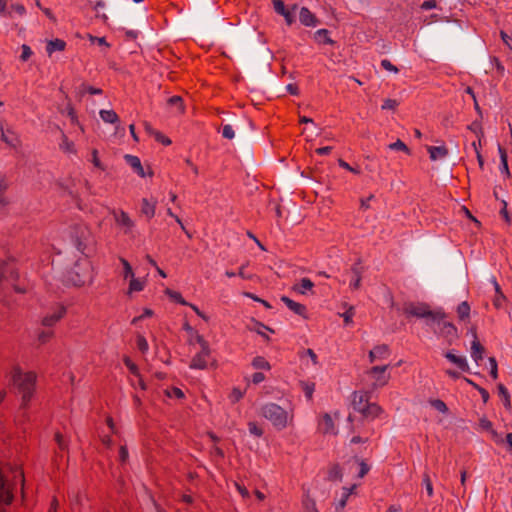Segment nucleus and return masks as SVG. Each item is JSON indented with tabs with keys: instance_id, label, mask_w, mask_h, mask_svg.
<instances>
[{
	"instance_id": "f257e3e1",
	"label": "nucleus",
	"mask_w": 512,
	"mask_h": 512,
	"mask_svg": "<svg viewBox=\"0 0 512 512\" xmlns=\"http://www.w3.org/2000/svg\"><path fill=\"white\" fill-rule=\"evenodd\" d=\"M11 382L17 394L21 396V408L28 409L36 390L37 374L33 371H23L14 366L10 371Z\"/></svg>"
},
{
	"instance_id": "f03ea898",
	"label": "nucleus",
	"mask_w": 512,
	"mask_h": 512,
	"mask_svg": "<svg viewBox=\"0 0 512 512\" xmlns=\"http://www.w3.org/2000/svg\"><path fill=\"white\" fill-rule=\"evenodd\" d=\"M370 398L369 391H354L351 394V405L356 412L362 415L363 419L374 420L383 413V409L377 403L371 402Z\"/></svg>"
},
{
	"instance_id": "7ed1b4c3",
	"label": "nucleus",
	"mask_w": 512,
	"mask_h": 512,
	"mask_svg": "<svg viewBox=\"0 0 512 512\" xmlns=\"http://www.w3.org/2000/svg\"><path fill=\"white\" fill-rule=\"evenodd\" d=\"M261 414L264 418L269 420L272 425L278 429L283 430L289 425L293 424L294 413L293 410L286 411L281 406L275 403H267L261 408Z\"/></svg>"
},
{
	"instance_id": "20e7f679",
	"label": "nucleus",
	"mask_w": 512,
	"mask_h": 512,
	"mask_svg": "<svg viewBox=\"0 0 512 512\" xmlns=\"http://www.w3.org/2000/svg\"><path fill=\"white\" fill-rule=\"evenodd\" d=\"M407 317L432 318L434 321H440L446 318V314L440 310L432 311L426 303H407L403 308Z\"/></svg>"
},
{
	"instance_id": "39448f33",
	"label": "nucleus",
	"mask_w": 512,
	"mask_h": 512,
	"mask_svg": "<svg viewBox=\"0 0 512 512\" xmlns=\"http://www.w3.org/2000/svg\"><path fill=\"white\" fill-rule=\"evenodd\" d=\"M196 341L200 345L201 350L191 360L190 368L205 369L210 359V348L208 342L200 334H196Z\"/></svg>"
},
{
	"instance_id": "423d86ee",
	"label": "nucleus",
	"mask_w": 512,
	"mask_h": 512,
	"mask_svg": "<svg viewBox=\"0 0 512 512\" xmlns=\"http://www.w3.org/2000/svg\"><path fill=\"white\" fill-rule=\"evenodd\" d=\"M347 420L351 423V433L355 434L351 437L350 443L351 444H365L369 442L370 437L372 435V432H365L363 435H360L362 432V427L364 426V421L359 420L357 423H354V418L349 415Z\"/></svg>"
},
{
	"instance_id": "0eeeda50",
	"label": "nucleus",
	"mask_w": 512,
	"mask_h": 512,
	"mask_svg": "<svg viewBox=\"0 0 512 512\" xmlns=\"http://www.w3.org/2000/svg\"><path fill=\"white\" fill-rule=\"evenodd\" d=\"M388 365L384 366H373L368 370V375L373 379L372 387L374 389L384 387L390 380V375L386 373Z\"/></svg>"
},
{
	"instance_id": "6e6552de",
	"label": "nucleus",
	"mask_w": 512,
	"mask_h": 512,
	"mask_svg": "<svg viewBox=\"0 0 512 512\" xmlns=\"http://www.w3.org/2000/svg\"><path fill=\"white\" fill-rule=\"evenodd\" d=\"M112 215L116 224L124 229L125 233L131 232L134 227V221L130 218L127 212L123 210H112Z\"/></svg>"
},
{
	"instance_id": "1a4fd4ad",
	"label": "nucleus",
	"mask_w": 512,
	"mask_h": 512,
	"mask_svg": "<svg viewBox=\"0 0 512 512\" xmlns=\"http://www.w3.org/2000/svg\"><path fill=\"white\" fill-rule=\"evenodd\" d=\"M17 278L13 267L8 264L0 267V288H7Z\"/></svg>"
},
{
	"instance_id": "9d476101",
	"label": "nucleus",
	"mask_w": 512,
	"mask_h": 512,
	"mask_svg": "<svg viewBox=\"0 0 512 512\" xmlns=\"http://www.w3.org/2000/svg\"><path fill=\"white\" fill-rule=\"evenodd\" d=\"M66 314V308L62 305L58 306L52 313L47 314L42 319V324L44 326H54L58 321H60Z\"/></svg>"
},
{
	"instance_id": "9b49d317",
	"label": "nucleus",
	"mask_w": 512,
	"mask_h": 512,
	"mask_svg": "<svg viewBox=\"0 0 512 512\" xmlns=\"http://www.w3.org/2000/svg\"><path fill=\"white\" fill-rule=\"evenodd\" d=\"M390 355V349L388 345L382 344L375 346L370 352H369V361L371 363L375 362L376 360H384L387 359Z\"/></svg>"
},
{
	"instance_id": "f8f14e48",
	"label": "nucleus",
	"mask_w": 512,
	"mask_h": 512,
	"mask_svg": "<svg viewBox=\"0 0 512 512\" xmlns=\"http://www.w3.org/2000/svg\"><path fill=\"white\" fill-rule=\"evenodd\" d=\"M157 206L156 199L143 198L141 200V215L145 216L147 220H151L155 216Z\"/></svg>"
},
{
	"instance_id": "ddd939ff",
	"label": "nucleus",
	"mask_w": 512,
	"mask_h": 512,
	"mask_svg": "<svg viewBox=\"0 0 512 512\" xmlns=\"http://www.w3.org/2000/svg\"><path fill=\"white\" fill-rule=\"evenodd\" d=\"M472 333H473L474 340L472 341V345H471V357L476 363H479V361H481L483 359V354H484L485 349L477 338L475 328L472 329Z\"/></svg>"
},
{
	"instance_id": "4468645a",
	"label": "nucleus",
	"mask_w": 512,
	"mask_h": 512,
	"mask_svg": "<svg viewBox=\"0 0 512 512\" xmlns=\"http://www.w3.org/2000/svg\"><path fill=\"white\" fill-rule=\"evenodd\" d=\"M299 19L307 27H315L318 24L316 16L306 7L301 8Z\"/></svg>"
},
{
	"instance_id": "2eb2a0df",
	"label": "nucleus",
	"mask_w": 512,
	"mask_h": 512,
	"mask_svg": "<svg viewBox=\"0 0 512 512\" xmlns=\"http://www.w3.org/2000/svg\"><path fill=\"white\" fill-rule=\"evenodd\" d=\"M491 282L494 286V289H495V297L493 299V305L496 309H501L503 308L505 302H506V297L505 295L503 294L502 290H501V287L499 285V283L497 282L496 278L493 277L491 279Z\"/></svg>"
},
{
	"instance_id": "dca6fc26",
	"label": "nucleus",
	"mask_w": 512,
	"mask_h": 512,
	"mask_svg": "<svg viewBox=\"0 0 512 512\" xmlns=\"http://www.w3.org/2000/svg\"><path fill=\"white\" fill-rule=\"evenodd\" d=\"M439 323V333L445 338H455L457 336V328L450 322L443 320L437 321Z\"/></svg>"
},
{
	"instance_id": "f3484780",
	"label": "nucleus",
	"mask_w": 512,
	"mask_h": 512,
	"mask_svg": "<svg viewBox=\"0 0 512 512\" xmlns=\"http://www.w3.org/2000/svg\"><path fill=\"white\" fill-rule=\"evenodd\" d=\"M1 139L13 148H17L21 145L19 137L13 131H5L3 127L1 128Z\"/></svg>"
},
{
	"instance_id": "a211bd4d",
	"label": "nucleus",
	"mask_w": 512,
	"mask_h": 512,
	"mask_svg": "<svg viewBox=\"0 0 512 512\" xmlns=\"http://www.w3.org/2000/svg\"><path fill=\"white\" fill-rule=\"evenodd\" d=\"M445 357L450 361L452 362L453 364H455L460 370L464 371V372H467L469 371V365L467 363V360L465 357L463 356H457L455 355L453 352L451 351H448L446 354H445Z\"/></svg>"
},
{
	"instance_id": "6ab92c4d",
	"label": "nucleus",
	"mask_w": 512,
	"mask_h": 512,
	"mask_svg": "<svg viewBox=\"0 0 512 512\" xmlns=\"http://www.w3.org/2000/svg\"><path fill=\"white\" fill-rule=\"evenodd\" d=\"M427 150L432 161L445 158L448 155V149L444 144L441 146H429Z\"/></svg>"
},
{
	"instance_id": "aec40b11",
	"label": "nucleus",
	"mask_w": 512,
	"mask_h": 512,
	"mask_svg": "<svg viewBox=\"0 0 512 512\" xmlns=\"http://www.w3.org/2000/svg\"><path fill=\"white\" fill-rule=\"evenodd\" d=\"M65 48L66 42L59 38L48 41L46 45V51L49 56H51L56 51L62 52L65 50Z\"/></svg>"
},
{
	"instance_id": "412c9836",
	"label": "nucleus",
	"mask_w": 512,
	"mask_h": 512,
	"mask_svg": "<svg viewBox=\"0 0 512 512\" xmlns=\"http://www.w3.org/2000/svg\"><path fill=\"white\" fill-rule=\"evenodd\" d=\"M126 162L136 171L140 177H145L146 173L142 167L139 157L134 155H125Z\"/></svg>"
},
{
	"instance_id": "4be33fe9",
	"label": "nucleus",
	"mask_w": 512,
	"mask_h": 512,
	"mask_svg": "<svg viewBox=\"0 0 512 512\" xmlns=\"http://www.w3.org/2000/svg\"><path fill=\"white\" fill-rule=\"evenodd\" d=\"M281 300L286 304V306L290 310H292L296 314L301 315V316H303L305 314L306 307L303 304L295 302V301H293L292 299H290L289 297H286V296H283L281 298Z\"/></svg>"
},
{
	"instance_id": "5701e85b",
	"label": "nucleus",
	"mask_w": 512,
	"mask_h": 512,
	"mask_svg": "<svg viewBox=\"0 0 512 512\" xmlns=\"http://www.w3.org/2000/svg\"><path fill=\"white\" fill-rule=\"evenodd\" d=\"M314 287V283L309 278H302L299 283L293 286V290L299 294H306L307 291H311Z\"/></svg>"
},
{
	"instance_id": "b1692460",
	"label": "nucleus",
	"mask_w": 512,
	"mask_h": 512,
	"mask_svg": "<svg viewBox=\"0 0 512 512\" xmlns=\"http://www.w3.org/2000/svg\"><path fill=\"white\" fill-rule=\"evenodd\" d=\"M322 425H323L322 429L325 434H335L336 433L334 421L328 413H325L323 415Z\"/></svg>"
},
{
	"instance_id": "393cba45",
	"label": "nucleus",
	"mask_w": 512,
	"mask_h": 512,
	"mask_svg": "<svg viewBox=\"0 0 512 512\" xmlns=\"http://www.w3.org/2000/svg\"><path fill=\"white\" fill-rule=\"evenodd\" d=\"M99 115L106 123L116 124L119 122V117L114 110H100Z\"/></svg>"
},
{
	"instance_id": "a878e982",
	"label": "nucleus",
	"mask_w": 512,
	"mask_h": 512,
	"mask_svg": "<svg viewBox=\"0 0 512 512\" xmlns=\"http://www.w3.org/2000/svg\"><path fill=\"white\" fill-rule=\"evenodd\" d=\"M315 39L317 42L322 44H330L333 45L334 41L329 36V31L327 29H319L315 32Z\"/></svg>"
},
{
	"instance_id": "bb28decb",
	"label": "nucleus",
	"mask_w": 512,
	"mask_h": 512,
	"mask_svg": "<svg viewBox=\"0 0 512 512\" xmlns=\"http://www.w3.org/2000/svg\"><path fill=\"white\" fill-rule=\"evenodd\" d=\"M145 282L141 279L132 277L130 279L129 287H128V294H132L134 292H140L144 289Z\"/></svg>"
},
{
	"instance_id": "cd10ccee",
	"label": "nucleus",
	"mask_w": 512,
	"mask_h": 512,
	"mask_svg": "<svg viewBox=\"0 0 512 512\" xmlns=\"http://www.w3.org/2000/svg\"><path fill=\"white\" fill-rule=\"evenodd\" d=\"M146 129L151 133V135L154 136L155 140L165 146H169L171 145L172 141L170 140V138H168L167 136H165L163 133H161L160 131H156V130H153L151 129L149 126H146Z\"/></svg>"
},
{
	"instance_id": "c85d7f7f",
	"label": "nucleus",
	"mask_w": 512,
	"mask_h": 512,
	"mask_svg": "<svg viewBox=\"0 0 512 512\" xmlns=\"http://www.w3.org/2000/svg\"><path fill=\"white\" fill-rule=\"evenodd\" d=\"M60 148L62 149V151L68 154L76 153L74 143L70 141L64 133H62V143L60 144Z\"/></svg>"
},
{
	"instance_id": "c756f323",
	"label": "nucleus",
	"mask_w": 512,
	"mask_h": 512,
	"mask_svg": "<svg viewBox=\"0 0 512 512\" xmlns=\"http://www.w3.org/2000/svg\"><path fill=\"white\" fill-rule=\"evenodd\" d=\"M457 314L460 320H466L470 316V305L467 301L461 302L457 307Z\"/></svg>"
},
{
	"instance_id": "7c9ffc66",
	"label": "nucleus",
	"mask_w": 512,
	"mask_h": 512,
	"mask_svg": "<svg viewBox=\"0 0 512 512\" xmlns=\"http://www.w3.org/2000/svg\"><path fill=\"white\" fill-rule=\"evenodd\" d=\"M252 366L255 368V369H260V370H270L271 369V366L269 364V362L262 356H257L253 359L252 361Z\"/></svg>"
},
{
	"instance_id": "2f4dec72",
	"label": "nucleus",
	"mask_w": 512,
	"mask_h": 512,
	"mask_svg": "<svg viewBox=\"0 0 512 512\" xmlns=\"http://www.w3.org/2000/svg\"><path fill=\"white\" fill-rule=\"evenodd\" d=\"M499 153L501 158V171L506 174L507 177L510 176L509 168H508V161H507V154L506 151L499 146Z\"/></svg>"
},
{
	"instance_id": "473e14b6",
	"label": "nucleus",
	"mask_w": 512,
	"mask_h": 512,
	"mask_svg": "<svg viewBox=\"0 0 512 512\" xmlns=\"http://www.w3.org/2000/svg\"><path fill=\"white\" fill-rule=\"evenodd\" d=\"M389 149L391 150H398L403 151L407 155L411 154L410 149L407 147V145L400 139H398L396 142L389 144Z\"/></svg>"
},
{
	"instance_id": "72a5a7b5",
	"label": "nucleus",
	"mask_w": 512,
	"mask_h": 512,
	"mask_svg": "<svg viewBox=\"0 0 512 512\" xmlns=\"http://www.w3.org/2000/svg\"><path fill=\"white\" fill-rule=\"evenodd\" d=\"M429 403L431 404L432 407H434L436 410H438L441 413L446 414L448 412L447 405L445 404L444 401H442L440 399H431L429 401Z\"/></svg>"
},
{
	"instance_id": "f704fd0d",
	"label": "nucleus",
	"mask_w": 512,
	"mask_h": 512,
	"mask_svg": "<svg viewBox=\"0 0 512 512\" xmlns=\"http://www.w3.org/2000/svg\"><path fill=\"white\" fill-rule=\"evenodd\" d=\"M302 390H303L306 398L310 401L313 398V393H314V390H315V384L314 383L303 382L302 383Z\"/></svg>"
},
{
	"instance_id": "c9c22d12",
	"label": "nucleus",
	"mask_w": 512,
	"mask_h": 512,
	"mask_svg": "<svg viewBox=\"0 0 512 512\" xmlns=\"http://www.w3.org/2000/svg\"><path fill=\"white\" fill-rule=\"evenodd\" d=\"M136 345H137V348L142 352V353H146L149 349V345H148V342L146 340V338L143 336V335H137L136 337Z\"/></svg>"
},
{
	"instance_id": "e433bc0d",
	"label": "nucleus",
	"mask_w": 512,
	"mask_h": 512,
	"mask_svg": "<svg viewBox=\"0 0 512 512\" xmlns=\"http://www.w3.org/2000/svg\"><path fill=\"white\" fill-rule=\"evenodd\" d=\"M120 262L123 265L124 273L123 276L125 279L134 277V272L130 263L125 258H120Z\"/></svg>"
},
{
	"instance_id": "4c0bfd02",
	"label": "nucleus",
	"mask_w": 512,
	"mask_h": 512,
	"mask_svg": "<svg viewBox=\"0 0 512 512\" xmlns=\"http://www.w3.org/2000/svg\"><path fill=\"white\" fill-rule=\"evenodd\" d=\"M123 362H124L125 366L128 368V370L133 375H135V376H139L140 375L138 366L129 357H125L123 359Z\"/></svg>"
},
{
	"instance_id": "58836bf2",
	"label": "nucleus",
	"mask_w": 512,
	"mask_h": 512,
	"mask_svg": "<svg viewBox=\"0 0 512 512\" xmlns=\"http://www.w3.org/2000/svg\"><path fill=\"white\" fill-rule=\"evenodd\" d=\"M171 299H173L175 302L181 304V305H188V302L182 297L181 293L177 291L167 290L166 292Z\"/></svg>"
},
{
	"instance_id": "ea45409f",
	"label": "nucleus",
	"mask_w": 512,
	"mask_h": 512,
	"mask_svg": "<svg viewBox=\"0 0 512 512\" xmlns=\"http://www.w3.org/2000/svg\"><path fill=\"white\" fill-rule=\"evenodd\" d=\"M68 117L70 118V121L72 124L79 126L80 130L84 132L83 126L80 124L76 111L72 106L68 107Z\"/></svg>"
},
{
	"instance_id": "a19ab883",
	"label": "nucleus",
	"mask_w": 512,
	"mask_h": 512,
	"mask_svg": "<svg viewBox=\"0 0 512 512\" xmlns=\"http://www.w3.org/2000/svg\"><path fill=\"white\" fill-rule=\"evenodd\" d=\"M168 103L171 105L177 106L180 113H184L185 107L183 104V100L180 96H172L169 98Z\"/></svg>"
},
{
	"instance_id": "79ce46f5",
	"label": "nucleus",
	"mask_w": 512,
	"mask_h": 512,
	"mask_svg": "<svg viewBox=\"0 0 512 512\" xmlns=\"http://www.w3.org/2000/svg\"><path fill=\"white\" fill-rule=\"evenodd\" d=\"M397 106H398L397 100L388 98V99L384 100L381 108L383 110H392V111H394L397 108Z\"/></svg>"
},
{
	"instance_id": "37998d69",
	"label": "nucleus",
	"mask_w": 512,
	"mask_h": 512,
	"mask_svg": "<svg viewBox=\"0 0 512 512\" xmlns=\"http://www.w3.org/2000/svg\"><path fill=\"white\" fill-rule=\"evenodd\" d=\"M489 363L491 366L490 375L491 377L496 380L498 378V365L497 361L494 357L489 358Z\"/></svg>"
},
{
	"instance_id": "c03bdc74",
	"label": "nucleus",
	"mask_w": 512,
	"mask_h": 512,
	"mask_svg": "<svg viewBox=\"0 0 512 512\" xmlns=\"http://www.w3.org/2000/svg\"><path fill=\"white\" fill-rule=\"evenodd\" d=\"M358 462H359V467H360L358 477L363 478L365 475L368 474V472L370 470V466L367 464V462L365 460H359Z\"/></svg>"
},
{
	"instance_id": "a18cd8bd",
	"label": "nucleus",
	"mask_w": 512,
	"mask_h": 512,
	"mask_svg": "<svg viewBox=\"0 0 512 512\" xmlns=\"http://www.w3.org/2000/svg\"><path fill=\"white\" fill-rule=\"evenodd\" d=\"M352 270L355 274V280L351 283V287H352V289L357 290L361 286L362 276H361V273L359 270H357L355 268H353Z\"/></svg>"
},
{
	"instance_id": "49530a36",
	"label": "nucleus",
	"mask_w": 512,
	"mask_h": 512,
	"mask_svg": "<svg viewBox=\"0 0 512 512\" xmlns=\"http://www.w3.org/2000/svg\"><path fill=\"white\" fill-rule=\"evenodd\" d=\"M248 428L249 432L257 437L263 435V430L255 422H249Z\"/></svg>"
},
{
	"instance_id": "de8ad7c7",
	"label": "nucleus",
	"mask_w": 512,
	"mask_h": 512,
	"mask_svg": "<svg viewBox=\"0 0 512 512\" xmlns=\"http://www.w3.org/2000/svg\"><path fill=\"white\" fill-rule=\"evenodd\" d=\"M381 66L383 69L395 74L398 73L399 71L398 68L395 65H393L388 59H383L381 61Z\"/></svg>"
},
{
	"instance_id": "09e8293b",
	"label": "nucleus",
	"mask_w": 512,
	"mask_h": 512,
	"mask_svg": "<svg viewBox=\"0 0 512 512\" xmlns=\"http://www.w3.org/2000/svg\"><path fill=\"white\" fill-rule=\"evenodd\" d=\"M498 390H499L500 395H502L505 400V406L510 407V405H511L510 396H509V393H508L507 389L505 388V386L503 384H499Z\"/></svg>"
},
{
	"instance_id": "8fccbe9b",
	"label": "nucleus",
	"mask_w": 512,
	"mask_h": 512,
	"mask_svg": "<svg viewBox=\"0 0 512 512\" xmlns=\"http://www.w3.org/2000/svg\"><path fill=\"white\" fill-rule=\"evenodd\" d=\"M303 504H304V512H319L316 509L315 502L312 499L307 498L306 500H304Z\"/></svg>"
},
{
	"instance_id": "3c124183",
	"label": "nucleus",
	"mask_w": 512,
	"mask_h": 512,
	"mask_svg": "<svg viewBox=\"0 0 512 512\" xmlns=\"http://www.w3.org/2000/svg\"><path fill=\"white\" fill-rule=\"evenodd\" d=\"M222 135L224 138L233 139L235 136L234 129L231 125H224L222 128Z\"/></svg>"
},
{
	"instance_id": "603ef678",
	"label": "nucleus",
	"mask_w": 512,
	"mask_h": 512,
	"mask_svg": "<svg viewBox=\"0 0 512 512\" xmlns=\"http://www.w3.org/2000/svg\"><path fill=\"white\" fill-rule=\"evenodd\" d=\"M349 497H350V492H343L342 498L340 499V501L338 502V504L336 506V510L338 512H342L343 511V509L345 508L347 500H348Z\"/></svg>"
},
{
	"instance_id": "864d4df0",
	"label": "nucleus",
	"mask_w": 512,
	"mask_h": 512,
	"mask_svg": "<svg viewBox=\"0 0 512 512\" xmlns=\"http://www.w3.org/2000/svg\"><path fill=\"white\" fill-rule=\"evenodd\" d=\"M338 164H339V166H340L341 168H344V169H346V170H348V171H350V172H352V173H354V174H357V175H358V174H360V173H361V171H360V169H359V168H354V167L350 166V165H349V163H347V162H346V161H344L343 159H339V160H338Z\"/></svg>"
},
{
	"instance_id": "5fc2aeb1",
	"label": "nucleus",
	"mask_w": 512,
	"mask_h": 512,
	"mask_svg": "<svg viewBox=\"0 0 512 512\" xmlns=\"http://www.w3.org/2000/svg\"><path fill=\"white\" fill-rule=\"evenodd\" d=\"M423 483H424V485L426 487V491H427L428 496L431 497L433 495V485H432L431 479H430L428 474L424 475Z\"/></svg>"
},
{
	"instance_id": "6e6d98bb",
	"label": "nucleus",
	"mask_w": 512,
	"mask_h": 512,
	"mask_svg": "<svg viewBox=\"0 0 512 512\" xmlns=\"http://www.w3.org/2000/svg\"><path fill=\"white\" fill-rule=\"evenodd\" d=\"M153 314H154V313H153V311H152L151 309H149V308H145V309L143 310V313H142L141 315H139V316H137V317H134V318L132 319V324H135V323H137L138 321H140V320H142V319H144V318H146V317H152V316H153Z\"/></svg>"
},
{
	"instance_id": "4d7b16f0",
	"label": "nucleus",
	"mask_w": 512,
	"mask_h": 512,
	"mask_svg": "<svg viewBox=\"0 0 512 512\" xmlns=\"http://www.w3.org/2000/svg\"><path fill=\"white\" fill-rule=\"evenodd\" d=\"M32 55V50L30 47L26 44L22 45V53L20 55V58L22 61H27Z\"/></svg>"
},
{
	"instance_id": "13d9d810",
	"label": "nucleus",
	"mask_w": 512,
	"mask_h": 512,
	"mask_svg": "<svg viewBox=\"0 0 512 512\" xmlns=\"http://www.w3.org/2000/svg\"><path fill=\"white\" fill-rule=\"evenodd\" d=\"M92 163L95 167L101 169V170H104V167L98 157V151L97 149H93L92 150Z\"/></svg>"
},
{
	"instance_id": "bf43d9fd",
	"label": "nucleus",
	"mask_w": 512,
	"mask_h": 512,
	"mask_svg": "<svg viewBox=\"0 0 512 512\" xmlns=\"http://www.w3.org/2000/svg\"><path fill=\"white\" fill-rule=\"evenodd\" d=\"M11 10L16 12L18 15L23 16L26 14V8L23 4L16 3L10 6Z\"/></svg>"
},
{
	"instance_id": "052dcab7",
	"label": "nucleus",
	"mask_w": 512,
	"mask_h": 512,
	"mask_svg": "<svg viewBox=\"0 0 512 512\" xmlns=\"http://www.w3.org/2000/svg\"><path fill=\"white\" fill-rule=\"evenodd\" d=\"M55 440H56V442H57V444H58V446H59V448L61 450H64V449L67 448V443L64 440L63 435L61 433H56L55 434Z\"/></svg>"
},
{
	"instance_id": "680f3d73",
	"label": "nucleus",
	"mask_w": 512,
	"mask_h": 512,
	"mask_svg": "<svg viewBox=\"0 0 512 512\" xmlns=\"http://www.w3.org/2000/svg\"><path fill=\"white\" fill-rule=\"evenodd\" d=\"M500 214L502 215V217L505 219V221L507 223H510V216H509V213H508V210H507V202L506 201H502V208L500 210Z\"/></svg>"
},
{
	"instance_id": "e2e57ef3",
	"label": "nucleus",
	"mask_w": 512,
	"mask_h": 512,
	"mask_svg": "<svg viewBox=\"0 0 512 512\" xmlns=\"http://www.w3.org/2000/svg\"><path fill=\"white\" fill-rule=\"evenodd\" d=\"M275 11L280 14L286 10L284 2L282 0H273Z\"/></svg>"
},
{
	"instance_id": "0e129e2a",
	"label": "nucleus",
	"mask_w": 512,
	"mask_h": 512,
	"mask_svg": "<svg viewBox=\"0 0 512 512\" xmlns=\"http://www.w3.org/2000/svg\"><path fill=\"white\" fill-rule=\"evenodd\" d=\"M128 449L126 446H121L119 449V459L122 463H125L128 460Z\"/></svg>"
},
{
	"instance_id": "69168bd1",
	"label": "nucleus",
	"mask_w": 512,
	"mask_h": 512,
	"mask_svg": "<svg viewBox=\"0 0 512 512\" xmlns=\"http://www.w3.org/2000/svg\"><path fill=\"white\" fill-rule=\"evenodd\" d=\"M264 380H265V375L262 372H255L251 378V381L254 384H259V383L263 382Z\"/></svg>"
},
{
	"instance_id": "338daca9",
	"label": "nucleus",
	"mask_w": 512,
	"mask_h": 512,
	"mask_svg": "<svg viewBox=\"0 0 512 512\" xmlns=\"http://www.w3.org/2000/svg\"><path fill=\"white\" fill-rule=\"evenodd\" d=\"M437 3L435 0H426L421 4L423 10H430L436 8Z\"/></svg>"
},
{
	"instance_id": "774afa93",
	"label": "nucleus",
	"mask_w": 512,
	"mask_h": 512,
	"mask_svg": "<svg viewBox=\"0 0 512 512\" xmlns=\"http://www.w3.org/2000/svg\"><path fill=\"white\" fill-rule=\"evenodd\" d=\"M500 36L503 42L512 50V45L510 41H512V35H508L505 31H500Z\"/></svg>"
}]
</instances>
